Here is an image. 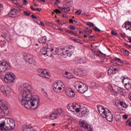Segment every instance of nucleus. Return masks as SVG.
Returning a JSON list of instances; mask_svg holds the SVG:
<instances>
[{
    "label": "nucleus",
    "mask_w": 131,
    "mask_h": 131,
    "mask_svg": "<svg viewBox=\"0 0 131 131\" xmlns=\"http://www.w3.org/2000/svg\"><path fill=\"white\" fill-rule=\"evenodd\" d=\"M20 93L18 95V100L21 101V105H24L27 109H31L36 106L37 108L39 106V99L32 97L30 92L31 86L25 83L20 85Z\"/></svg>",
    "instance_id": "1"
},
{
    "label": "nucleus",
    "mask_w": 131,
    "mask_h": 131,
    "mask_svg": "<svg viewBox=\"0 0 131 131\" xmlns=\"http://www.w3.org/2000/svg\"><path fill=\"white\" fill-rule=\"evenodd\" d=\"M16 123L12 119H6L5 121L0 123V131H9L15 128Z\"/></svg>",
    "instance_id": "2"
},
{
    "label": "nucleus",
    "mask_w": 131,
    "mask_h": 131,
    "mask_svg": "<svg viewBox=\"0 0 131 131\" xmlns=\"http://www.w3.org/2000/svg\"><path fill=\"white\" fill-rule=\"evenodd\" d=\"M97 109L98 112L102 115L103 118H106L107 121L111 122L113 121V115L111 111H109L107 108H105L101 105H97Z\"/></svg>",
    "instance_id": "3"
},
{
    "label": "nucleus",
    "mask_w": 131,
    "mask_h": 131,
    "mask_svg": "<svg viewBox=\"0 0 131 131\" xmlns=\"http://www.w3.org/2000/svg\"><path fill=\"white\" fill-rule=\"evenodd\" d=\"M11 69V66L6 61L3 60L0 62V72H7L8 70Z\"/></svg>",
    "instance_id": "4"
},
{
    "label": "nucleus",
    "mask_w": 131,
    "mask_h": 131,
    "mask_svg": "<svg viewBox=\"0 0 131 131\" xmlns=\"http://www.w3.org/2000/svg\"><path fill=\"white\" fill-rule=\"evenodd\" d=\"M15 78V74L12 73H7L5 76L4 81L6 83H11V82H14Z\"/></svg>",
    "instance_id": "5"
},
{
    "label": "nucleus",
    "mask_w": 131,
    "mask_h": 131,
    "mask_svg": "<svg viewBox=\"0 0 131 131\" xmlns=\"http://www.w3.org/2000/svg\"><path fill=\"white\" fill-rule=\"evenodd\" d=\"M62 85H63V82L61 81H57L54 82L53 84V88L54 91L57 93H60V91H62Z\"/></svg>",
    "instance_id": "6"
},
{
    "label": "nucleus",
    "mask_w": 131,
    "mask_h": 131,
    "mask_svg": "<svg viewBox=\"0 0 131 131\" xmlns=\"http://www.w3.org/2000/svg\"><path fill=\"white\" fill-rule=\"evenodd\" d=\"M0 90L6 97H9L10 96V94H11V89L10 87L6 85L2 86Z\"/></svg>",
    "instance_id": "7"
},
{
    "label": "nucleus",
    "mask_w": 131,
    "mask_h": 131,
    "mask_svg": "<svg viewBox=\"0 0 131 131\" xmlns=\"http://www.w3.org/2000/svg\"><path fill=\"white\" fill-rule=\"evenodd\" d=\"M37 73L39 76L43 77V78H49L50 76L49 72L46 70L39 69L37 71Z\"/></svg>",
    "instance_id": "8"
},
{
    "label": "nucleus",
    "mask_w": 131,
    "mask_h": 131,
    "mask_svg": "<svg viewBox=\"0 0 131 131\" xmlns=\"http://www.w3.org/2000/svg\"><path fill=\"white\" fill-rule=\"evenodd\" d=\"M120 70V69L116 66H112L108 70V74L112 77L114 74H116V72H118Z\"/></svg>",
    "instance_id": "9"
},
{
    "label": "nucleus",
    "mask_w": 131,
    "mask_h": 131,
    "mask_svg": "<svg viewBox=\"0 0 131 131\" xmlns=\"http://www.w3.org/2000/svg\"><path fill=\"white\" fill-rule=\"evenodd\" d=\"M0 108L2 111L6 112L9 110V105L5 103L4 100L0 99Z\"/></svg>",
    "instance_id": "10"
},
{
    "label": "nucleus",
    "mask_w": 131,
    "mask_h": 131,
    "mask_svg": "<svg viewBox=\"0 0 131 131\" xmlns=\"http://www.w3.org/2000/svg\"><path fill=\"white\" fill-rule=\"evenodd\" d=\"M80 125L82 126V127H83L84 129H86V130L88 131H94V129H93V127L91 126V125H89L88 123L85 122H81L80 123Z\"/></svg>",
    "instance_id": "11"
},
{
    "label": "nucleus",
    "mask_w": 131,
    "mask_h": 131,
    "mask_svg": "<svg viewBox=\"0 0 131 131\" xmlns=\"http://www.w3.org/2000/svg\"><path fill=\"white\" fill-rule=\"evenodd\" d=\"M47 37L43 36L38 39V43L36 44V46L39 47H42L43 48V45L47 43Z\"/></svg>",
    "instance_id": "12"
},
{
    "label": "nucleus",
    "mask_w": 131,
    "mask_h": 131,
    "mask_svg": "<svg viewBox=\"0 0 131 131\" xmlns=\"http://www.w3.org/2000/svg\"><path fill=\"white\" fill-rule=\"evenodd\" d=\"M43 48H46L48 51H51V52H53L54 51V45L50 42V40L43 45Z\"/></svg>",
    "instance_id": "13"
},
{
    "label": "nucleus",
    "mask_w": 131,
    "mask_h": 131,
    "mask_svg": "<svg viewBox=\"0 0 131 131\" xmlns=\"http://www.w3.org/2000/svg\"><path fill=\"white\" fill-rule=\"evenodd\" d=\"M66 94L68 97L71 98H74L75 97V93L72 89L69 88L65 90Z\"/></svg>",
    "instance_id": "14"
},
{
    "label": "nucleus",
    "mask_w": 131,
    "mask_h": 131,
    "mask_svg": "<svg viewBox=\"0 0 131 131\" xmlns=\"http://www.w3.org/2000/svg\"><path fill=\"white\" fill-rule=\"evenodd\" d=\"M88 90H89V87H88L86 85L82 84L79 88L77 89V91L79 92V93H80V94H84Z\"/></svg>",
    "instance_id": "15"
},
{
    "label": "nucleus",
    "mask_w": 131,
    "mask_h": 131,
    "mask_svg": "<svg viewBox=\"0 0 131 131\" xmlns=\"http://www.w3.org/2000/svg\"><path fill=\"white\" fill-rule=\"evenodd\" d=\"M24 58L29 64H32V63H33L32 61V56L30 55L29 54H26Z\"/></svg>",
    "instance_id": "16"
},
{
    "label": "nucleus",
    "mask_w": 131,
    "mask_h": 131,
    "mask_svg": "<svg viewBox=\"0 0 131 131\" xmlns=\"http://www.w3.org/2000/svg\"><path fill=\"white\" fill-rule=\"evenodd\" d=\"M72 50H73V47L72 46H65L60 48V51L62 52H72Z\"/></svg>",
    "instance_id": "17"
},
{
    "label": "nucleus",
    "mask_w": 131,
    "mask_h": 131,
    "mask_svg": "<svg viewBox=\"0 0 131 131\" xmlns=\"http://www.w3.org/2000/svg\"><path fill=\"white\" fill-rule=\"evenodd\" d=\"M123 28H125L126 30H129L131 31V22L126 21L123 25Z\"/></svg>",
    "instance_id": "18"
},
{
    "label": "nucleus",
    "mask_w": 131,
    "mask_h": 131,
    "mask_svg": "<svg viewBox=\"0 0 131 131\" xmlns=\"http://www.w3.org/2000/svg\"><path fill=\"white\" fill-rule=\"evenodd\" d=\"M23 39L28 47H30L31 46V39H30V38H29L27 36H24L23 37Z\"/></svg>",
    "instance_id": "19"
},
{
    "label": "nucleus",
    "mask_w": 131,
    "mask_h": 131,
    "mask_svg": "<svg viewBox=\"0 0 131 131\" xmlns=\"http://www.w3.org/2000/svg\"><path fill=\"white\" fill-rule=\"evenodd\" d=\"M59 55H60V56H66L67 55L68 57H71L72 55H73V50H72V52L62 51V53L59 52Z\"/></svg>",
    "instance_id": "20"
},
{
    "label": "nucleus",
    "mask_w": 131,
    "mask_h": 131,
    "mask_svg": "<svg viewBox=\"0 0 131 131\" xmlns=\"http://www.w3.org/2000/svg\"><path fill=\"white\" fill-rule=\"evenodd\" d=\"M58 8L60 10V11L63 12V13H67V12H70V10H71V8L69 6H66L65 7H61L60 6H58Z\"/></svg>",
    "instance_id": "21"
},
{
    "label": "nucleus",
    "mask_w": 131,
    "mask_h": 131,
    "mask_svg": "<svg viewBox=\"0 0 131 131\" xmlns=\"http://www.w3.org/2000/svg\"><path fill=\"white\" fill-rule=\"evenodd\" d=\"M82 83L79 81H77L74 83V88L77 90L81 86Z\"/></svg>",
    "instance_id": "22"
},
{
    "label": "nucleus",
    "mask_w": 131,
    "mask_h": 131,
    "mask_svg": "<svg viewBox=\"0 0 131 131\" xmlns=\"http://www.w3.org/2000/svg\"><path fill=\"white\" fill-rule=\"evenodd\" d=\"M77 62L79 64H83V63H85V62H86V59L84 57H79L77 59Z\"/></svg>",
    "instance_id": "23"
},
{
    "label": "nucleus",
    "mask_w": 131,
    "mask_h": 131,
    "mask_svg": "<svg viewBox=\"0 0 131 131\" xmlns=\"http://www.w3.org/2000/svg\"><path fill=\"white\" fill-rule=\"evenodd\" d=\"M74 73L77 76H81V73H82V71L80 69H76L74 71Z\"/></svg>",
    "instance_id": "24"
},
{
    "label": "nucleus",
    "mask_w": 131,
    "mask_h": 131,
    "mask_svg": "<svg viewBox=\"0 0 131 131\" xmlns=\"http://www.w3.org/2000/svg\"><path fill=\"white\" fill-rule=\"evenodd\" d=\"M9 16L11 17V18H16V17H17V12L11 9V12L9 13Z\"/></svg>",
    "instance_id": "25"
},
{
    "label": "nucleus",
    "mask_w": 131,
    "mask_h": 131,
    "mask_svg": "<svg viewBox=\"0 0 131 131\" xmlns=\"http://www.w3.org/2000/svg\"><path fill=\"white\" fill-rule=\"evenodd\" d=\"M58 118V114L53 113L50 115V119L52 120H54V119H56Z\"/></svg>",
    "instance_id": "26"
},
{
    "label": "nucleus",
    "mask_w": 131,
    "mask_h": 131,
    "mask_svg": "<svg viewBox=\"0 0 131 131\" xmlns=\"http://www.w3.org/2000/svg\"><path fill=\"white\" fill-rule=\"evenodd\" d=\"M48 49L46 48H43L41 49L40 50V53H41V55H46L48 54Z\"/></svg>",
    "instance_id": "27"
},
{
    "label": "nucleus",
    "mask_w": 131,
    "mask_h": 131,
    "mask_svg": "<svg viewBox=\"0 0 131 131\" xmlns=\"http://www.w3.org/2000/svg\"><path fill=\"white\" fill-rule=\"evenodd\" d=\"M81 114L84 115V114H88L87 108L85 106H81Z\"/></svg>",
    "instance_id": "28"
},
{
    "label": "nucleus",
    "mask_w": 131,
    "mask_h": 131,
    "mask_svg": "<svg viewBox=\"0 0 131 131\" xmlns=\"http://www.w3.org/2000/svg\"><path fill=\"white\" fill-rule=\"evenodd\" d=\"M67 109L69 111H71V112H74L75 110L73 109V104L72 103H70L67 106Z\"/></svg>",
    "instance_id": "29"
},
{
    "label": "nucleus",
    "mask_w": 131,
    "mask_h": 131,
    "mask_svg": "<svg viewBox=\"0 0 131 131\" xmlns=\"http://www.w3.org/2000/svg\"><path fill=\"white\" fill-rule=\"evenodd\" d=\"M53 55H60V49L59 48H54V51H51Z\"/></svg>",
    "instance_id": "30"
},
{
    "label": "nucleus",
    "mask_w": 131,
    "mask_h": 131,
    "mask_svg": "<svg viewBox=\"0 0 131 131\" xmlns=\"http://www.w3.org/2000/svg\"><path fill=\"white\" fill-rule=\"evenodd\" d=\"M57 112L59 115H60V116H62L64 115V111L62 108H57Z\"/></svg>",
    "instance_id": "31"
},
{
    "label": "nucleus",
    "mask_w": 131,
    "mask_h": 131,
    "mask_svg": "<svg viewBox=\"0 0 131 131\" xmlns=\"http://www.w3.org/2000/svg\"><path fill=\"white\" fill-rule=\"evenodd\" d=\"M121 52L125 56H128L129 55V52L124 49H121Z\"/></svg>",
    "instance_id": "32"
},
{
    "label": "nucleus",
    "mask_w": 131,
    "mask_h": 131,
    "mask_svg": "<svg viewBox=\"0 0 131 131\" xmlns=\"http://www.w3.org/2000/svg\"><path fill=\"white\" fill-rule=\"evenodd\" d=\"M64 77H66V78H71L72 76H71V73H68V72H66L64 74Z\"/></svg>",
    "instance_id": "33"
},
{
    "label": "nucleus",
    "mask_w": 131,
    "mask_h": 131,
    "mask_svg": "<svg viewBox=\"0 0 131 131\" xmlns=\"http://www.w3.org/2000/svg\"><path fill=\"white\" fill-rule=\"evenodd\" d=\"M90 86H91L92 88H94V89H97L98 84L95 82H92L90 84Z\"/></svg>",
    "instance_id": "34"
},
{
    "label": "nucleus",
    "mask_w": 131,
    "mask_h": 131,
    "mask_svg": "<svg viewBox=\"0 0 131 131\" xmlns=\"http://www.w3.org/2000/svg\"><path fill=\"white\" fill-rule=\"evenodd\" d=\"M70 23H72L74 25H80V24H79V23H78V21L76 20H73V19H70Z\"/></svg>",
    "instance_id": "35"
},
{
    "label": "nucleus",
    "mask_w": 131,
    "mask_h": 131,
    "mask_svg": "<svg viewBox=\"0 0 131 131\" xmlns=\"http://www.w3.org/2000/svg\"><path fill=\"white\" fill-rule=\"evenodd\" d=\"M120 105L122 107H123V108H125V109L128 107V105H127L125 103H123L122 101L120 102Z\"/></svg>",
    "instance_id": "36"
},
{
    "label": "nucleus",
    "mask_w": 131,
    "mask_h": 131,
    "mask_svg": "<svg viewBox=\"0 0 131 131\" xmlns=\"http://www.w3.org/2000/svg\"><path fill=\"white\" fill-rule=\"evenodd\" d=\"M104 55V56H106V54H104V53H102L100 50L98 51L96 53H95L96 56H98V57L100 56V55Z\"/></svg>",
    "instance_id": "37"
},
{
    "label": "nucleus",
    "mask_w": 131,
    "mask_h": 131,
    "mask_svg": "<svg viewBox=\"0 0 131 131\" xmlns=\"http://www.w3.org/2000/svg\"><path fill=\"white\" fill-rule=\"evenodd\" d=\"M114 103L115 106H116V107H118V106L120 105V102H119V101L118 100H117V101L114 100Z\"/></svg>",
    "instance_id": "38"
},
{
    "label": "nucleus",
    "mask_w": 131,
    "mask_h": 131,
    "mask_svg": "<svg viewBox=\"0 0 131 131\" xmlns=\"http://www.w3.org/2000/svg\"><path fill=\"white\" fill-rule=\"evenodd\" d=\"M31 17L33 19H35V22H36L37 23H38V19H37V17L36 16H35L34 15H32Z\"/></svg>",
    "instance_id": "39"
},
{
    "label": "nucleus",
    "mask_w": 131,
    "mask_h": 131,
    "mask_svg": "<svg viewBox=\"0 0 131 131\" xmlns=\"http://www.w3.org/2000/svg\"><path fill=\"white\" fill-rule=\"evenodd\" d=\"M109 89L110 90H112L113 92H114V93H117V90L114 89L112 85H110Z\"/></svg>",
    "instance_id": "40"
},
{
    "label": "nucleus",
    "mask_w": 131,
    "mask_h": 131,
    "mask_svg": "<svg viewBox=\"0 0 131 131\" xmlns=\"http://www.w3.org/2000/svg\"><path fill=\"white\" fill-rule=\"evenodd\" d=\"M23 13H24V14L26 16H30V15H31V13H30V12H28L27 11H23Z\"/></svg>",
    "instance_id": "41"
},
{
    "label": "nucleus",
    "mask_w": 131,
    "mask_h": 131,
    "mask_svg": "<svg viewBox=\"0 0 131 131\" xmlns=\"http://www.w3.org/2000/svg\"><path fill=\"white\" fill-rule=\"evenodd\" d=\"M87 25H88V26H90V27H95V25H94V24L93 23L88 22L87 23Z\"/></svg>",
    "instance_id": "42"
},
{
    "label": "nucleus",
    "mask_w": 131,
    "mask_h": 131,
    "mask_svg": "<svg viewBox=\"0 0 131 131\" xmlns=\"http://www.w3.org/2000/svg\"><path fill=\"white\" fill-rule=\"evenodd\" d=\"M11 10H13V11H14V12H18V11H20V9L18 7H14L12 9H11Z\"/></svg>",
    "instance_id": "43"
},
{
    "label": "nucleus",
    "mask_w": 131,
    "mask_h": 131,
    "mask_svg": "<svg viewBox=\"0 0 131 131\" xmlns=\"http://www.w3.org/2000/svg\"><path fill=\"white\" fill-rule=\"evenodd\" d=\"M81 108V106H80V107L79 108H78V107L76 108L75 109L76 112H77V113H78L80 112Z\"/></svg>",
    "instance_id": "44"
},
{
    "label": "nucleus",
    "mask_w": 131,
    "mask_h": 131,
    "mask_svg": "<svg viewBox=\"0 0 131 131\" xmlns=\"http://www.w3.org/2000/svg\"><path fill=\"white\" fill-rule=\"evenodd\" d=\"M92 32H93V30H89V32H86V35H88V36H90V35H91V34L92 33Z\"/></svg>",
    "instance_id": "45"
},
{
    "label": "nucleus",
    "mask_w": 131,
    "mask_h": 131,
    "mask_svg": "<svg viewBox=\"0 0 131 131\" xmlns=\"http://www.w3.org/2000/svg\"><path fill=\"white\" fill-rule=\"evenodd\" d=\"M81 10H78L75 12V14H77V15H80L81 14Z\"/></svg>",
    "instance_id": "46"
},
{
    "label": "nucleus",
    "mask_w": 131,
    "mask_h": 131,
    "mask_svg": "<svg viewBox=\"0 0 131 131\" xmlns=\"http://www.w3.org/2000/svg\"><path fill=\"white\" fill-rule=\"evenodd\" d=\"M23 4L25 6H27L28 5V2L27 0H23Z\"/></svg>",
    "instance_id": "47"
},
{
    "label": "nucleus",
    "mask_w": 131,
    "mask_h": 131,
    "mask_svg": "<svg viewBox=\"0 0 131 131\" xmlns=\"http://www.w3.org/2000/svg\"><path fill=\"white\" fill-rule=\"evenodd\" d=\"M94 30L95 31H98V32H100V31H101V30L98 28L96 26L94 27Z\"/></svg>",
    "instance_id": "48"
},
{
    "label": "nucleus",
    "mask_w": 131,
    "mask_h": 131,
    "mask_svg": "<svg viewBox=\"0 0 131 131\" xmlns=\"http://www.w3.org/2000/svg\"><path fill=\"white\" fill-rule=\"evenodd\" d=\"M38 24H40L41 25V26H42L43 27H45V23H43V22L40 21V20H39L38 21Z\"/></svg>",
    "instance_id": "49"
},
{
    "label": "nucleus",
    "mask_w": 131,
    "mask_h": 131,
    "mask_svg": "<svg viewBox=\"0 0 131 131\" xmlns=\"http://www.w3.org/2000/svg\"><path fill=\"white\" fill-rule=\"evenodd\" d=\"M54 12H55L56 14H62V12L59 9H56L54 10Z\"/></svg>",
    "instance_id": "50"
},
{
    "label": "nucleus",
    "mask_w": 131,
    "mask_h": 131,
    "mask_svg": "<svg viewBox=\"0 0 131 131\" xmlns=\"http://www.w3.org/2000/svg\"><path fill=\"white\" fill-rule=\"evenodd\" d=\"M69 33H70V34H73V35H75V36H76V34H75V32H73V31H70Z\"/></svg>",
    "instance_id": "51"
},
{
    "label": "nucleus",
    "mask_w": 131,
    "mask_h": 131,
    "mask_svg": "<svg viewBox=\"0 0 131 131\" xmlns=\"http://www.w3.org/2000/svg\"><path fill=\"white\" fill-rule=\"evenodd\" d=\"M124 45L125 46L126 48H129L131 47L130 45L127 44V43H124Z\"/></svg>",
    "instance_id": "52"
},
{
    "label": "nucleus",
    "mask_w": 131,
    "mask_h": 131,
    "mask_svg": "<svg viewBox=\"0 0 131 131\" xmlns=\"http://www.w3.org/2000/svg\"><path fill=\"white\" fill-rule=\"evenodd\" d=\"M72 104H73V108L75 110V108H76V103H73Z\"/></svg>",
    "instance_id": "53"
},
{
    "label": "nucleus",
    "mask_w": 131,
    "mask_h": 131,
    "mask_svg": "<svg viewBox=\"0 0 131 131\" xmlns=\"http://www.w3.org/2000/svg\"><path fill=\"white\" fill-rule=\"evenodd\" d=\"M112 35H118V34L117 32L115 33V32L114 30L112 31Z\"/></svg>",
    "instance_id": "54"
},
{
    "label": "nucleus",
    "mask_w": 131,
    "mask_h": 131,
    "mask_svg": "<svg viewBox=\"0 0 131 131\" xmlns=\"http://www.w3.org/2000/svg\"><path fill=\"white\" fill-rule=\"evenodd\" d=\"M70 29H71V30H75V27L73 26H70Z\"/></svg>",
    "instance_id": "55"
},
{
    "label": "nucleus",
    "mask_w": 131,
    "mask_h": 131,
    "mask_svg": "<svg viewBox=\"0 0 131 131\" xmlns=\"http://www.w3.org/2000/svg\"><path fill=\"white\" fill-rule=\"evenodd\" d=\"M84 32H89V30H90L89 28L88 27L85 28Z\"/></svg>",
    "instance_id": "56"
},
{
    "label": "nucleus",
    "mask_w": 131,
    "mask_h": 131,
    "mask_svg": "<svg viewBox=\"0 0 131 131\" xmlns=\"http://www.w3.org/2000/svg\"><path fill=\"white\" fill-rule=\"evenodd\" d=\"M116 61H119V62H120V63H122V60H121L120 58H116Z\"/></svg>",
    "instance_id": "57"
},
{
    "label": "nucleus",
    "mask_w": 131,
    "mask_h": 131,
    "mask_svg": "<svg viewBox=\"0 0 131 131\" xmlns=\"http://www.w3.org/2000/svg\"><path fill=\"white\" fill-rule=\"evenodd\" d=\"M75 41H76V42H78V43H80V40L79 39H74Z\"/></svg>",
    "instance_id": "58"
},
{
    "label": "nucleus",
    "mask_w": 131,
    "mask_h": 131,
    "mask_svg": "<svg viewBox=\"0 0 131 131\" xmlns=\"http://www.w3.org/2000/svg\"><path fill=\"white\" fill-rule=\"evenodd\" d=\"M35 0H33V5L35 7H38V4H36V2H34Z\"/></svg>",
    "instance_id": "59"
},
{
    "label": "nucleus",
    "mask_w": 131,
    "mask_h": 131,
    "mask_svg": "<svg viewBox=\"0 0 131 131\" xmlns=\"http://www.w3.org/2000/svg\"><path fill=\"white\" fill-rule=\"evenodd\" d=\"M123 118L125 119H127L128 116H127V115H123Z\"/></svg>",
    "instance_id": "60"
},
{
    "label": "nucleus",
    "mask_w": 131,
    "mask_h": 131,
    "mask_svg": "<svg viewBox=\"0 0 131 131\" xmlns=\"http://www.w3.org/2000/svg\"><path fill=\"white\" fill-rule=\"evenodd\" d=\"M35 11H37V12H40V11H41V8H37V9H35Z\"/></svg>",
    "instance_id": "61"
},
{
    "label": "nucleus",
    "mask_w": 131,
    "mask_h": 131,
    "mask_svg": "<svg viewBox=\"0 0 131 131\" xmlns=\"http://www.w3.org/2000/svg\"><path fill=\"white\" fill-rule=\"evenodd\" d=\"M120 36L122 37V38H124V37H125V36H124V35H123V34L121 33L120 34Z\"/></svg>",
    "instance_id": "62"
},
{
    "label": "nucleus",
    "mask_w": 131,
    "mask_h": 131,
    "mask_svg": "<svg viewBox=\"0 0 131 131\" xmlns=\"http://www.w3.org/2000/svg\"><path fill=\"white\" fill-rule=\"evenodd\" d=\"M30 8L32 11H35V9L33 8V6H31Z\"/></svg>",
    "instance_id": "63"
},
{
    "label": "nucleus",
    "mask_w": 131,
    "mask_h": 131,
    "mask_svg": "<svg viewBox=\"0 0 131 131\" xmlns=\"http://www.w3.org/2000/svg\"><path fill=\"white\" fill-rule=\"evenodd\" d=\"M128 40H129V42H130L131 43V37L128 38Z\"/></svg>",
    "instance_id": "64"
}]
</instances>
